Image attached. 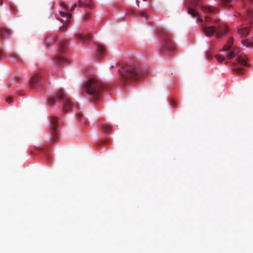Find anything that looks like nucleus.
Returning <instances> with one entry per match:
<instances>
[{
    "instance_id": "20",
    "label": "nucleus",
    "mask_w": 253,
    "mask_h": 253,
    "mask_svg": "<svg viewBox=\"0 0 253 253\" xmlns=\"http://www.w3.org/2000/svg\"><path fill=\"white\" fill-rule=\"evenodd\" d=\"M76 119L80 123L83 124L85 125L87 123V120L81 112H79L77 113Z\"/></svg>"
},
{
    "instance_id": "4",
    "label": "nucleus",
    "mask_w": 253,
    "mask_h": 253,
    "mask_svg": "<svg viewBox=\"0 0 253 253\" xmlns=\"http://www.w3.org/2000/svg\"><path fill=\"white\" fill-rule=\"evenodd\" d=\"M60 99L64 100V103L63 105V112L66 114L73 107L74 105L68 98L66 96V94L64 91L60 89L57 91L56 94L54 97H50L48 99V103L50 105H54L56 103L57 100Z\"/></svg>"
},
{
    "instance_id": "29",
    "label": "nucleus",
    "mask_w": 253,
    "mask_h": 253,
    "mask_svg": "<svg viewBox=\"0 0 253 253\" xmlns=\"http://www.w3.org/2000/svg\"><path fill=\"white\" fill-rule=\"evenodd\" d=\"M222 4L225 5V4L229 3L231 0H220Z\"/></svg>"
},
{
    "instance_id": "30",
    "label": "nucleus",
    "mask_w": 253,
    "mask_h": 253,
    "mask_svg": "<svg viewBox=\"0 0 253 253\" xmlns=\"http://www.w3.org/2000/svg\"><path fill=\"white\" fill-rule=\"evenodd\" d=\"M233 38L231 37L230 38H229V41H228L227 43H226V44H230L232 45V44H233Z\"/></svg>"
},
{
    "instance_id": "12",
    "label": "nucleus",
    "mask_w": 253,
    "mask_h": 253,
    "mask_svg": "<svg viewBox=\"0 0 253 253\" xmlns=\"http://www.w3.org/2000/svg\"><path fill=\"white\" fill-rule=\"evenodd\" d=\"M200 8H201V11L206 15H211L213 13H215L217 10L214 7L205 5L200 6Z\"/></svg>"
},
{
    "instance_id": "6",
    "label": "nucleus",
    "mask_w": 253,
    "mask_h": 253,
    "mask_svg": "<svg viewBox=\"0 0 253 253\" xmlns=\"http://www.w3.org/2000/svg\"><path fill=\"white\" fill-rule=\"evenodd\" d=\"M42 75V73L40 72H36L32 75L30 80V84L32 88H35L38 85Z\"/></svg>"
},
{
    "instance_id": "10",
    "label": "nucleus",
    "mask_w": 253,
    "mask_h": 253,
    "mask_svg": "<svg viewBox=\"0 0 253 253\" xmlns=\"http://www.w3.org/2000/svg\"><path fill=\"white\" fill-rule=\"evenodd\" d=\"M243 26L244 24H243L238 28V34L242 38L247 36L250 32V29H251V26L244 27Z\"/></svg>"
},
{
    "instance_id": "28",
    "label": "nucleus",
    "mask_w": 253,
    "mask_h": 253,
    "mask_svg": "<svg viewBox=\"0 0 253 253\" xmlns=\"http://www.w3.org/2000/svg\"><path fill=\"white\" fill-rule=\"evenodd\" d=\"M231 46L232 45L230 44L226 43V44L224 46V48H223V50H224L225 51H228L231 48Z\"/></svg>"
},
{
    "instance_id": "37",
    "label": "nucleus",
    "mask_w": 253,
    "mask_h": 253,
    "mask_svg": "<svg viewBox=\"0 0 253 253\" xmlns=\"http://www.w3.org/2000/svg\"><path fill=\"white\" fill-rule=\"evenodd\" d=\"M214 24H218V23H219V20H215V21H214Z\"/></svg>"
},
{
    "instance_id": "27",
    "label": "nucleus",
    "mask_w": 253,
    "mask_h": 253,
    "mask_svg": "<svg viewBox=\"0 0 253 253\" xmlns=\"http://www.w3.org/2000/svg\"><path fill=\"white\" fill-rule=\"evenodd\" d=\"M90 16V15L88 13H86L84 15H83V19L84 21H87L89 19Z\"/></svg>"
},
{
    "instance_id": "16",
    "label": "nucleus",
    "mask_w": 253,
    "mask_h": 253,
    "mask_svg": "<svg viewBox=\"0 0 253 253\" xmlns=\"http://www.w3.org/2000/svg\"><path fill=\"white\" fill-rule=\"evenodd\" d=\"M79 7H85L89 8L92 7V1L91 0H87L85 1H83L79 0L78 1Z\"/></svg>"
},
{
    "instance_id": "3",
    "label": "nucleus",
    "mask_w": 253,
    "mask_h": 253,
    "mask_svg": "<svg viewBox=\"0 0 253 253\" xmlns=\"http://www.w3.org/2000/svg\"><path fill=\"white\" fill-rule=\"evenodd\" d=\"M159 39L161 41L160 50L164 53H175L177 47L170 37V34L162 28H159Z\"/></svg>"
},
{
    "instance_id": "23",
    "label": "nucleus",
    "mask_w": 253,
    "mask_h": 253,
    "mask_svg": "<svg viewBox=\"0 0 253 253\" xmlns=\"http://www.w3.org/2000/svg\"><path fill=\"white\" fill-rule=\"evenodd\" d=\"M68 44V42L66 40H63L61 42H60L59 44V49L62 52H63L65 51L66 47Z\"/></svg>"
},
{
    "instance_id": "11",
    "label": "nucleus",
    "mask_w": 253,
    "mask_h": 253,
    "mask_svg": "<svg viewBox=\"0 0 253 253\" xmlns=\"http://www.w3.org/2000/svg\"><path fill=\"white\" fill-rule=\"evenodd\" d=\"M203 31L205 33V35L208 37H211L214 34H216V28L215 26H203L202 27Z\"/></svg>"
},
{
    "instance_id": "32",
    "label": "nucleus",
    "mask_w": 253,
    "mask_h": 253,
    "mask_svg": "<svg viewBox=\"0 0 253 253\" xmlns=\"http://www.w3.org/2000/svg\"><path fill=\"white\" fill-rule=\"evenodd\" d=\"M211 55H212L211 53L210 52V51L206 52V57H207V58H209L211 57Z\"/></svg>"
},
{
    "instance_id": "34",
    "label": "nucleus",
    "mask_w": 253,
    "mask_h": 253,
    "mask_svg": "<svg viewBox=\"0 0 253 253\" xmlns=\"http://www.w3.org/2000/svg\"><path fill=\"white\" fill-rule=\"evenodd\" d=\"M76 7H77V4H76V3H75L73 5L71 9H70V11H73V10H74Z\"/></svg>"
},
{
    "instance_id": "15",
    "label": "nucleus",
    "mask_w": 253,
    "mask_h": 253,
    "mask_svg": "<svg viewBox=\"0 0 253 253\" xmlns=\"http://www.w3.org/2000/svg\"><path fill=\"white\" fill-rule=\"evenodd\" d=\"M188 12L189 15H191L194 18L197 17V21L199 22H202L203 21V18L199 16L198 12H197L194 8H193L192 7H189L188 9Z\"/></svg>"
},
{
    "instance_id": "21",
    "label": "nucleus",
    "mask_w": 253,
    "mask_h": 253,
    "mask_svg": "<svg viewBox=\"0 0 253 253\" xmlns=\"http://www.w3.org/2000/svg\"><path fill=\"white\" fill-rule=\"evenodd\" d=\"M232 67L233 71H234L236 74L240 75L242 74L244 71V70L242 68L238 67L237 65V63H233Z\"/></svg>"
},
{
    "instance_id": "33",
    "label": "nucleus",
    "mask_w": 253,
    "mask_h": 253,
    "mask_svg": "<svg viewBox=\"0 0 253 253\" xmlns=\"http://www.w3.org/2000/svg\"><path fill=\"white\" fill-rule=\"evenodd\" d=\"M61 6H63V7H64V8L65 9H67L68 8V6H67L66 4L65 3H61Z\"/></svg>"
},
{
    "instance_id": "2",
    "label": "nucleus",
    "mask_w": 253,
    "mask_h": 253,
    "mask_svg": "<svg viewBox=\"0 0 253 253\" xmlns=\"http://www.w3.org/2000/svg\"><path fill=\"white\" fill-rule=\"evenodd\" d=\"M124 81H139L144 77L146 71L138 66H125L119 70Z\"/></svg>"
},
{
    "instance_id": "46",
    "label": "nucleus",
    "mask_w": 253,
    "mask_h": 253,
    "mask_svg": "<svg viewBox=\"0 0 253 253\" xmlns=\"http://www.w3.org/2000/svg\"><path fill=\"white\" fill-rule=\"evenodd\" d=\"M143 1H146L147 0H142Z\"/></svg>"
},
{
    "instance_id": "41",
    "label": "nucleus",
    "mask_w": 253,
    "mask_h": 253,
    "mask_svg": "<svg viewBox=\"0 0 253 253\" xmlns=\"http://www.w3.org/2000/svg\"><path fill=\"white\" fill-rule=\"evenodd\" d=\"M199 2V0H194V2L196 4L197 3Z\"/></svg>"
},
{
    "instance_id": "38",
    "label": "nucleus",
    "mask_w": 253,
    "mask_h": 253,
    "mask_svg": "<svg viewBox=\"0 0 253 253\" xmlns=\"http://www.w3.org/2000/svg\"><path fill=\"white\" fill-rule=\"evenodd\" d=\"M3 56L2 52L1 51H0V58H2Z\"/></svg>"
},
{
    "instance_id": "24",
    "label": "nucleus",
    "mask_w": 253,
    "mask_h": 253,
    "mask_svg": "<svg viewBox=\"0 0 253 253\" xmlns=\"http://www.w3.org/2000/svg\"><path fill=\"white\" fill-rule=\"evenodd\" d=\"M102 128L106 132H108L111 131L112 129L111 126L108 124H103L102 126Z\"/></svg>"
},
{
    "instance_id": "1",
    "label": "nucleus",
    "mask_w": 253,
    "mask_h": 253,
    "mask_svg": "<svg viewBox=\"0 0 253 253\" xmlns=\"http://www.w3.org/2000/svg\"><path fill=\"white\" fill-rule=\"evenodd\" d=\"M103 85L101 82L95 78H90L84 83L83 90L89 95V99L98 100L101 97Z\"/></svg>"
},
{
    "instance_id": "22",
    "label": "nucleus",
    "mask_w": 253,
    "mask_h": 253,
    "mask_svg": "<svg viewBox=\"0 0 253 253\" xmlns=\"http://www.w3.org/2000/svg\"><path fill=\"white\" fill-rule=\"evenodd\" d=\"M241 43L245 46L249 47L253 45V38L252 40H249V39L243 40L241 41Z\"/></svg>"
},
{
    "instance_id": "36",
    "label": "nucleus",
    "mask_w": 253,
    "mask_h": 253,
    "mask_svg": "<svg viewBox=\"0 0 253 253\" xmlns=\"http://www.w3.org/2000/svg\"><path fill=\"white\" fill-rule=\"evenodd\" d=\"M205 21H206V22H209V20H210V18H209V17L208 16H207V15L205 16Z\"/></svg>"
},
{
    "instance_id": "9",
    "label": "nucleus",
    "mask_w": 253,
    "mask_h": 253,
    "mask_svg": "<svg viewBox=\"0 0 253 253\" xmlns=\"http://www.w3.org/2000/svg\"><path fill=\"white\" fill-rule=\"evenodd\" d=\"M50 124H51V133L53 139L55 140L57 135L56 128L57 127V119L55 117H50Z\"/></svg>"
},
{
    "instance_id": "13",
    "label": "nucleus",
    "mask_w": 253,
    "mask_h": 253,
    "mask_svg": "<svg viewBox=\"0 0 253 253\" xmlns=\"http://www.w3.org/2000/svg\"><path fill=\"white\" fill-rule=\"evenodd\" d=\"M253 18V2H252V6L251 9L249 10L247 14H246L245 17L243 18L246 24L252 25V18Z\"/></svg>"
},
{
    "instance_id": "43",
    "label": "nucleus",
    "mask_w": 253,
    "mask_h": 253,
    "mask_svg": "<svg viewBox=\"0 0 253 253\" xmlns=\"http://www.w3.org/2000/svg\"><path fill=\"white\" fill-rule=\"evenodd\" d=\"M2 4V1H0V4Z\"/></svg>"
},
{
    "instance_id": "26",
    "label": "nucleus",
    "mask_w": 253,
    "mask_h": 253,
    "mask_svg": "<svg viewBox=\"0 0 253 253\" xmlns=\"http://www.w3.org/2000/svg\"><path fill=\"white\" fill-rule=\"evenodd\" d=\"M138 14L139 16L142 17V18H147V14L145 11H140L138 12Z\"/></svg>"
},
{
    "instance_id": "25",
    "label": "nucleus",
    "mask_w": 253,
    "mask_h": 253,
    "mask_svg": "<svg viewBox=\"0 0 253 253\" xmlns=\"http://www.w3.org/2000/svg\"><path fill=\"white\" fill-rule=\"evenodd\" d=\"M215 58L219 62H222L224 61L225 59L224 56L220 54L216 55Z\"/></svg>"
},
{
    "instance_id": "17",
    "label": "nucleus",
    "mask_w": 253,
    "mask_h": 253,
    "mask_svg": "<svg viewBox=\"0 0 253 253\" xmlns=\"http://www.w3.org/2000/svg\"><path fill=\"white\" fill-rule=\"evenodd\" d=\"M97 58H100L105 51V47L100 43H96Z\"/></svg>"
},
{
    "instance_id": "35",
    "label": "nucleus",
    "mask_w": 253,
    "mask_h": 253,
    "mask_svg": "<svg viewBox=\"0 0 253 253\" xmlns=\"http://www.w3.org/2000/svg\"><path fill=\"white\" fill-rule=\"evenodd\" d=\"M12 57H13L14 58H15L17 60H19V57L18 55H17L16 54H13L12 55Z\"/></svg>"
},
{
    "instance_id": "5",
    "label": "nucleus",
    "mask_w": 253,
    "mask_h": 253,
    "mask_svg": "<svg viewBox=\"0 0 253 253\" xmlns=\"http://www.w3.org/2000/svg\"><path fill=\"white\" fill-rule=\"evenodd\" d=\"M226 56L229 59L236 56V61H237L238 64L242 66H248V63L247 62L245 56H242V54L240 53V49L238 48H233L232 51L226 54Z\"/></svg>"
},
{
    "instance_id": "45",
    "label": "nucleus",
    "mask_w": 253,
    "mask_h": 253,
    "mask_svg": "<svg viewBox=\"0 0 253 253\" xmlns=\"http://www.w3.org/2000/svg\"><path fill=\"white\" fill-rule=\"evenodd\" d=\"M19 94L20 95H22V94H21V93H20V92H19Z\"/></svg>"
},
{
    "instance_id": "42",
    "label": "nucleus",
    "mask_w": 253,
    "mask_h": 253,
    "mask_svg": "<svg viewBox=\"0 0 253 253\" xmlns=\"http://www.w3.org/2000/svg\"><path fill=\"white\" fill-rule=\"evenodd\" d=\"M114 67V65H112V66H111V69H112V68H113Z\"/></svg>"
},
{
    "instance_id": "7",
    "label": "nucleus",
    "mask_w": 253,
    "mask_h": 253,
    "mask_svg": "<svg viewBox=\"0 0 253 253\" xmlns=\"http://www.w3.org/2000/svg\"><path fill=\"white\" fill-rule=\"evenodd\" d=\"M60 15L63 18H65L66 20L65 21V24H63V26L60 28V30L62 32H65L67 29V27L69 24L70 21L69 19L72 17V15H71L69 13H67L65 12L60 11L59 12Z\"/></svg>"
},
{
    "instance_id": "8",
    "label": "nucleus",
    "mask_w": 253,
    "mask_h": 253,
    "mask_svg": "<svg viewBox=\"0 0 253 253\" xmlns=\"http://www.w3.org/2000/svg\"><path fill=\"white\" fill-rule=\"evenodd\" d=\"M216 28V38H220L228 32V27L224 24L218 25Z\"/></svg>"
},
{
    "instance_id": "18",
    "label": "nucleus",
    "mask_w": 253,
    "mask_h": 253,
    "mask_svg": "<svg viewBox=\"0 0 253 253\" xmlns=\"http://www.w3.org/2000/svg\"><path fill=\"white\" fill-rule=\"evenodd\" d=\"M10 31L7 28H0V40H3L6 36L10 35Z\"/></svg>"
},
{
    "instance_id": "39",
    "label": "nucleus",
    "mask_w": 253,
    "mask_h": 253,
    "mask_svg": "<svg viewBox=\"0 0 253 253\" xmlns=\"http://www.w3.org/2000/svg\"><path fill=\"white\" fill-rule=\"evenodd\" d=\"M234 15H235V17H238V16H239V15H240V13H237V14H235Z\"/></svg>"
},
{
    "instance_id": "40",
    "label": "nucleus",
    "mask_w": 253,
    "mask_h": 253,
    "mask_svg": "<svg viewBox=\"0 0 253 253\" xmlns=\"http://www.w3.org/2000/svg\"><path fill=\"white\" fill-rule=\"evenodd\" d=\"M136 4H137V6L139 7V1L138 0H136Z\"/></svg>"
},
{
    "instance_id": "31",
    "label": "nucleus",
    "mask_w": 253,
    "mask_h": 253,
    "mask_svg": "<svg viewBox=\"0 0 253 253\" xmlns=\"http://www.w3.org/2000/svg\"><path fill=\"white\" fill-rule=\"evenodd\" d=\"M12 97H9L8 98H6V102L8 103H12Z\"/></svg>"
},
{
    "instance_id": "44",
    "label": "nucleus",
    "mask_w": 253,
    "mask_h": 253,
    "mask_svg": "<svg viewBox=\"0 0 253 253\" xmlns=\"http://www.w3.org/2000/svg\"><path fill=\"white\" fill-rule=\"evenodd\" d=\"M251 1H252V2H253V0H250Z\"/></svg>"
},
{
    "instance_id": "14",
    "label": "nucleus",
    "mask_w": 253,
    "mask_h": 253,
    "mask_svg": "<svg viewBox=\"0 0 253 253\" xmlns=\"http://www.w3.org/2000/svg\"><path fill=\"white\" fill-rule=\"evenodd\" d=\"M75 37L77 40H80L85 43H88L91 39V35L88 34L86 36H84L81 33H77L75 35Z\"/></svg>"
},
{
    "instance_id": "19",
    "label": "nucleus",
    "mask_w": 253,
    "mask_h": 253,
    "mask_svg": "<svg viewBox=\"0 0 253 253\" xmlns=\"http://www.w3.org/2000/svg\"><path fill=\"white\" fill-rule=\"evenodd\" d=\"M53 61H54L55 64L57 65H62L66 62V59L60 55H56L54 58H53Z\"/></svg>"
}]
</instances>
